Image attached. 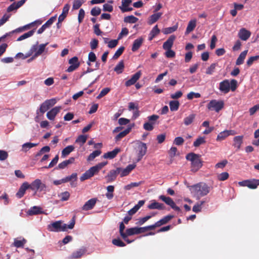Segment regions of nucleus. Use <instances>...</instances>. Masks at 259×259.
<instances>
[{
	"label": "nucleus",
	"instance_id": "1",
	"mask_svg": "<svg viewBox=\"0 0 259 259\" xmlns=\"http://www.w3.org/2000/svg\"><path fill=\"white\" fill-rule=\"evenodd\" d=\"M210 187L204 182H200L190 187L191 193L197 199L206 196L210 191Z\"/></svg>",
	"mask_w": 259,
	"mask_h": 259
},
{
	"label": "nucleus",
	"instance_id": "2",
	"mask_svg": "<svg viewBox=\"0 0 259 259\" xmlns=\"http://www.w3.org/2000/svg\"><path fill=\"white\" fill-rule=\"evenodd\" d=\"M75 223V216H74L69 225L63 224L61 221H58L49 225L48 229L50 231L52 232H64L66 231L68 229H73L74 227Z\"/></svg>",
	"mask_w": 259,
	"mask_h": 259
},
{
	"label": "nucleus",
	"instance_id": "3",
	"mask_svg": "<svg viewBox=\"0 0 259 259\" xmlns=\"http://www.w3.org/2000/svg\"><path fill=\"white\" fill-rule=\"evenodd\" d=\"M201 155L191 152L187 154L186 158L191 161V170L193 172L197 171L202 166Z\"/></svg>",
	"mask_w": 259,
	"mask_h": 259
},
{
	"label": "nucleus",
	"instance_id": "4",
	"mask_svg": "<svg viewBox=\"0 0 259 259\" xmlns=\"http://www.w3.org/2000/svg\"><path fill=\"white\" fill-rule=\"evenodd\" d=\"M107 161L102 162L91 167L89 169L87 170L82 175L80 178V181L83 182L93 177L95 175L97 174L99 171L107 164Z\"/></svg>",
	"mask_w": 259,
	"mask_h": 259
},
{
	"label": "nucleus",
	"instance_id": "5",
	"mask_svg": "<svg viewBox=\"0 0 259 259\" xmlns=\"http://www.w3.org/2000/svg\"><path fill=\"white\" fill-rule=\"evenodd\" d=\"M107 161L102 162L91 167L89 169L87 170L82 175L80 178V181L83 182L93 177L95 175L97 174L99 171L107 164Z\"/></svg>",
	"mask_w": 259,
	"mask_h": 259
},
{
	"label": "nucleus",
	"instance_id": "6",
	"mask_svg": "<svg viewBox=\"0 0 259 259\" xmlns=\"http://www.w3.org/2000/svg\"><path fill=\"white\" fill-rule=\"evenodd\" d=\"M137 147L136 148V151L137 155V161H140L143 157L146 154L147 150V146L146 144L138 141L137 142Z\"/></svg>",
	"mask_w": 259,
	"mask_h": 259
},
{
	"label": "nucleus",
	"instance_id": "7",
	"mask_svg": "<svg viewBox=\"0 0 259 259\" xmlns=\"http://www.w3.org/2000/svg\"><path fill=\"white\" fill-rule=\"evenodd\" d=\"M207 107L209 110H214L217 112H219L224 108V102L222 100H212L209 102Z\"/></svg>",
	"mask_w": 259,
	"mask_h": 259
},
{
	"label": "nucleus",
	"instance_id": "8",
	"mask_svg": "<svg viewBox=\"0 0 259 259\" xmlns=\"http://www.w3.org/2000/svg\"><path fill=\"white\" fill-rule=\"evenodd\" d=\"M28 188L32 191H34L35 193H36L38 191L40 192L45 191L46 186L45 184L41 182L40 180L36 179L30 184H28Z\"/></svg>",
	"mask_w": 259,
	"mask_h": 259
},
{
	"label": "nucleus",
	"instance_id": "9",
	"mask_svg": "<svg viewBox=\"0 0 259 259\" xmlns=\"http://www.w3.org/2000/svg\"><path fill=\"white\" fill-rule=\"evenodd\" d=\"M56 100L55 98L49 99L44 102L40 106L39 112L44 114L51 107H53L56 103Z\"/></svg>",
	"mask_w": 259,
	"mask_h": 259
},
{
	"label": "nucleus",
	"instance_id": "10",
	"mask_svg": "<svg viewBox=\"0 0 259 259\" xmlns=\"http://www.w3.org/2000/svg\"><path fill=\"white\" fill-rule=\"evenodd\" d=\"M120 171L121 167H117L116 169H112L110 170L107 175L105 177L107 183H111L114 181Z\"/></svg>",
	"mask_w": 259,
	"mask_h": 259
},
{
	"label": "nucleus",
	"instance_id": "11",
	"mask_svg": "<svg viewBox=\"0 0 259 259\" xmlns=\"http://www.w3.org/2000/svg\"><path fill=\"white\" fill-rule=\"evenodd\" d=\"M159 199L164 202L167 205L170 206L171 208L176 211H180L181 209L179 207L176 205V203L173 201L171 198L169 197H166L164 195H160L159 196Z\"/></svg>",
	"mask_w": 259,
	"mask_h": 259
},
{
	"label": "nucleus",
	"instance_id": "12",
	"mask_svg": "<svg viewBox=\"0 0 259 259\" xmlns=\"http://www.w3.org/2000/svg\"><path fill=\"white\" fill-rule=\"evenodd\" d=\"M48 44V43L42 44L38 46L37 45H33L31 48L30 51L32 53L35 52L34 54V57H37V56L40 55L45 51L46 46Z\"/></svg>",
	"mask_w": 259,
	"mask_h": 259
},
{
	"label": "nucleus",
	"instance_id": "13",
	"mask_svg": "<svg viewBox=\"0 0 259 259\" xmlns=\"http://www.w3.org/2000/svg\"><path fill=\"white\" fill-rule=\"evenodd\" d=\"M236 134L235 131L234 130H225L218 134L216 140L217 141H222L229 136L234 135Z\"/></svg>",
	"mask_w": 259,
	"mask_h": 259
},
{
	"label": "nucleus",
	"instance_id": "14",
	"mask_svg": "<svg viewBox=\"0 0 259 259\" xmlns=\"http://www.w3.org/2000/svg\"><path fill=\"white\" fill-rule=\"evenodd\" d=\"M219 90L222 93L224 94H227L229 93L230 91L229 80L228 79H225L220 82Z\"/></svg>",
	"mask_w": 259,
	"mask_h": 259
},
{
	"label": "nucleus",
	"instance_id": "15",
	"mask_svg": "<svg viewBox=\"0 0 259 259\" xmlns=\"http://www.w3.org/2000/svg\"><path fill=\"white\" fill-rule=\"evenodd\" d=\"M141 76V71H139L137 72H136L135 74H134L131 78L127 80L125 83V85L126 87H130L132 85L134 84L140 78V77Z\"/></svg>",
	"mask_w": 259,
	"mask_h": 259
},
{
	"label": "nucleus",
	"instance_id": "16",
	"mask_svg": "<svg viewBox=\"0 0 259 259\" xmlns=\"http://www.w3.org/2000/svg\"><path fill=\"white\" fill-rule=\"evenodd\" d=\"M141 76V71H139L137 72H136L135 74H134L131 78L127 80L125 83V85L126 87H130L132 85L134 84L140 78V77Z\"/></svg>",
	"mask_w": 259,
	"mask_h": 259
},
{
	"label": "nucleus",
	"instance_id": "17",
	"mask_svg": "<svg viewBox=\"0 0 259 259\" xmlns=\"http://www.w3.org/2000/svg\"><path fill=\"white\" fill-rule=\"evenodd\" d=\"M61 109V106H56L52 108L50 111L48 112V113H47V118L51 120H54L56 116L60 112Z\"/></svg>",
	"mask_w": 259,
	"mask_h": 259
},
{
	"label": "nucleus",
	"instance_id": "18",
	"mask_svg": "<svg viewBox=\"0 0 259 259\" xmlns=\"http://www.w3.org/2000/svg\"><path fill=\"white\" fill-rule=\"evenodd\" d=\"M132 0H122L121 6L119 8L122 13L126 12L132 11L133 9L132 7H128V6L132 3Z\"/></svg>",
	"mask_w": 259,
	"mask_h": 259
},
{
	"label": "nucleus",
	"instance_id": "19",
	"mask_svg": "<svg viewBox=\"0 0 259 259\" xmlns=\"http://www.w3.org/2000/svg\"><path fill=\"white\" fill-rule=\"evenodd\" d=\"M251 35V32L244 28L240 29L238 32L239 37L242 40H247Z\"/></svg>",
	"mask_w": 259,
	"mask_h": 259
},
{
	"label": "nucleus",
	"instance_id": "20",
	"mask_svg": "<svg viewBox=\"0 0 259 259\" xmlns=\"http://www.w3.org/2000/svg\"><path fill=\"white\" fill-rule=\"evenodd\" d=\"M87 251V249L84 247L74 251L69 257V259H78L80 258Z\"/></svg>",
	"mask_w": 259,
	"mask_h": 259
},
{
	"label": "nucleus",
	"instance_id": "21",
	"mask_svg": "<svg viewBox=\"0 0 259 259\" xmlns=\"http://www.w3.org/2000/svg\"><path fill=\"white\" fill-rule=\"evenodd\" d=\"M97 201V198H92L87 201L82 206V209L83 210H89L92 209L95 205Z\"/></svg>",
	"mask_w": 259,
	"mask_h": 259
},
{
	"label": "nucleus",
	"instance_id": "22",
	"mask_svg": "<svg viewBox=\"0 0 259 259\" xmlns=\"http://www.w3.org/2000/svg\"><path fill=\"white\" fill-rule=\"evenodd\" d=\"M148 208L150 209L163 210L165 206L163 203L156 202L155 200H152L151 203L148 205Z\"/></svg>",
	"mask_w": 259,
	"mask_h": 259
},
{
	"label": "nucleus",
	"instance_id": "23",
	"mask_svg": "<svg viewBox=\"0 0 259 259\" xmlns=\"http://www.w3.org/2000/svg\"><path fill=\"white\" fill-rule=\"evenodd\" d=\"M136 165L135 164H132L128 165L125 168L122 169L121 168V171L119 173L121 177H123L127 176L132 170H133Z\"/></svg>",
	"mask_w": 259,
	"mask_h": 259
},
{
	"label": "nucleus",
	"instance_id": "24",
	"mask_svg": "<svg viewBox=\"0 0 259 259\" xmlns=\"http://www.w3.org/2000/svg\"><path fill=\"white\" fill-rule=\"evenodd\" d=\"M176 39V36L174 35H170L169 38L163 44V48L165 50H169L171 48L174 41Z\"/></svg>",
	"mask_w": 259,
	"mask_h": 259
},
{
	"label": "nucleus",
	"instance_id": "25",
	"mask_svg": "<svg viewBox=\"0 0 259 259\" xmlns=\"http://www.w3.org/2000/svg\"><path fill=\"white\" fill-rule=\"evenodd\" d=\"M27 189H29L28 183L27 182L23 183L16 193L17 197L19 198L22 197Z\"/></svg>",
	"mask_w": 259,
	"mask_h": 259
},
{
	"label": "nucleus",
	"instance_id": "26",
	"mask_svg": "<svg viewBox=\"0 0 259 259\" xmlns=\"http://www.w3.org/2000/svg\"><path fill=\"white\" fill-rule=\"evenodd\" d=\"M120 152V149L116 148L112 151L108 152L103 155L104 158L113 159L115 158L117 154Z\"/></svg>",
	"mask_w": 259,
	"mask_h": 259
},
{
	"label": "nucleus",
	"instance_id": "27",
	"mask_svg": "<svg viewBox=\"0 0 259 259\" xmlns=\"http://www.w3.org/2000/svg\"><path fill=\"white\" fill-rule=\"evenodd\" d=\"M173 218L174 215H167L166 216H165L162 219H160L159 221L156 222V225L158 227H160L163 225L167 224Z\"/></svg>",
	"mask_w": 259,
	"mask_h": 259
},
{
	"label": "nucleus",
	"instance_id": "28",
	"mask_svg": "<svg viewBox=\"0 0 259 259\" xmlns=\"http://www.w3.org/2000/svg\"><path fill=\"white\" fill-rule=\"evenodd\" d=\"M143 42V38L142 37L138 38L135 39L133 42L132 50L133 52L137 51Z\"/></svg>",
	"mask_w": 259,
	"mask_h": 259
},
{
	"label": "nucleus",
	"instance_id": "29",
	"mask_svg": "<svg viewBox=\"0 0 259 259\" xmlns=\"http://www.w3.org/2000/svg\"><path fill=\"white\" fill-rule=\"evenodd\" d=\"M162 15V13H157L152 15L149 18L148 24L150 25L153 24L155 23Z\"/></svg>",
	"mask_w": 259,
	"mask_h": 259
},
{
	"label": "nucleus",
	"instance_id": "30",
	"mask_svg": "<svg viewBox=\"0 0 259 259\" xmlns=\"http://www.w3.org/2000/svg\"><path fill=\"white\" fill-rule=\"evenodd\" d=\"M127 235L130 236L142 233L141 227H134L126 229Z\"/></svg>",
	"mask_w": 259,
	"mask_h": 259
},
{
	"label": "nucleus",
	"instance_id": "31",
	"mask_svg": "<svg viewBox=\"0 0 259 259\" xmlns=\"http://www.w3.org/2000/svg\"><path fill=\"white\" fill-rule=\"evenodd\" d=\"M196 26V20L194 19L190 21L187 27L185 34H188L192 31Z\"/></svg>",
	"mask_w": 259,
	"mask_h": 259
},
{
	"label": "nucleus",
	"instance_id": "32",
	"mask_svg": "<svg viewBox=\"0 0 259 259\" xmlns=\"http://www.w3.org/2000/svg\"><path fill=\"white\" fill-rule=\"evenodd\" d=\"M131 131V127H127L123 131L119 133L115 137L116 142L120 141L122 138L126 136Z\"/></svg>",
	"mask_w": 259,
	"mask_h": 259
},
{
	"label": "nucleus",
	"instance_id": "33",
	"mask_svg": "<svg viewBox=\"0 0 259 259\" xmlns=\"http://www.w3.org/2000/svg\"><path fill=\"white\" fill-rule=\"evenodd\" d=\"M248 50H245L241 53L236 61V65H240L243 63L244 60L247 54Z\"/></svg>",
	"mask_w": 259,
	"mask_h": 259
},
{
	"label": "nucleus",
	"instance_id": "34",
	"mask_svg": "<svg viewBox=\"0 0 259 259\" xmlns=\"http://www.w3.org/2000/svg\"><path fill=\"white\" fill-rule=\"evenodd\" d=\"M74 150V147L73 145H69L66 147L62 151L61 157L64 158L68 155L71 152Z\"/></svg>",
	"mask_w": 259,
	"mask_h": 259
},
{
	"label": "nucleus",
	"instance_id": "35",
	"mask_svg": "<svg viewBox=\"0 0 259 259\" xmlns=\"http://www.w3.org/2000/svg\"><path fill=\"white\" fill-rule=\"evenodd\" d=\"M243 136H238L234 138V146L239 150L240 148V146L242 143Z\"/></svg>",
	"mask_w": 259,
	"mask_h": 259
},
{
	"label": "nucleus",
	"instance_id": "36",
	"mask_svg": "<svg viewBox=\"0 0 259 259\" xmlns=\"http://www.w3.org/2000/svg\"><path fill=\"white\" fill-rule=\"evenodd\" d=\"M41 213V208L36 206L31 207L27 212L28 214L29 215L38 214Z\"/></svg>",
	"mask_w": 259,
	"mask_h": 259
},
{
	"label": "nucleus",
	"instance_id": "37",
	"mask_svg": "<svg viewBox=\"0 0 259 259\" xmlns=\"http://www.w3.org/2000/svg\"><path fill=\"white\" fill-rule=\"evenodd\" d=\"M196 115L195 114H191L184 119V123L185 125H189L191 124L195 118Z\"/></svg>",
	"mask_w": 259,
	"mask_h": 259
},
{
	"label": "nucleus",
	"instance_id": "38",
	"mask_svg": "<svg viewBox=\"0 0 259 259\" xmlns=\"http://www.w3.org/2000/svg\"><path fill=\"white\" fill-rule=\"evenodd\" d=\"M124 68V62L123 60H121L116 65L114 69V70L117 74H120L123 72Z\"/></svg>",
	"mask_w": 259,
	"mask_h": 259
},
{
	"label": "nucleus",
	"instance_id": "39",
	"mask_svg": "<svg viewBox=\"0 0 259 259\" xmlns=\"http://www.w3.org/2000/svg\"><path fill=\"white\" fill-rule=\"evenodd\" d=\"M107 193L106 194V196L107 199L110 200L113 198L114 195L113 192L114 191V187L112 185H110L107 187Z\"/></svg>",
	"mask_w": 259,
	"mask_h": 259
},
{
	"label": "nucleus",
	"instance_id": "40",
	"mask_svg": "<svg viewBox=\"0 0 259 259\" xmlns=\"http://www.w3.org/2000/svg\"><path fill=\"white\" fill-rule=\"evenodd\" d=\"M169 108L171 111H177L179 109L180 103L178 101L173 100L169 102Z\"/></svg>",
	"mask_w": 259,
	"mask_h": 259
},
{
	"label": "nucleus",
	"instance_id": "41",
	"mask_svg": "<svg viewBox=\"0 0 259 259\" xmlns=\"http://www.w3.org/2000/svg\"><path fill=\"white\" fill-rule=\"evenodd\" d=\"M26 242V240L24 238H22V239L21 240H18L17 239H15L13 244L17 248L23 247Z\"/></svg>",
	"mask_w": 259,
	"mask_h": 259
},
{
	"label": "nucleus",
	"instance_id": "42",
	"mask_svg": "<svg viewBox=\"0 0 259 259\" xmlns=\"http://www.w3.org/2000/svg\"><path fill=\"white\" fill-rule=\"evenodd\" d=\"M34 32H35V29L31 30L23 34V35H21L20 36H19L17 38V41H21V40L25 39L28 37H29L33 35Z\"/></svg>",
	"mask_w": 259,
	"mask_h": 259
},
{
	"label": "nucleus",
	"instance_id": "43",
	"mask_svg": "<svg viewBox=\"0 0 259 259\" xmlns=\"http://www.w3.org/2000/svg\"><path fill=\"white\" fill-rule=\"evenodd\" d=\"M37 143H26L22 145V150L24 152H27L32 147L37 146Z\"/></svg>",
	"mask_w": 259,
	"mask_h": 259
},
{
	"label": "nucleus",
	"instance_id": "44",
	"mask_svg": "<svg viewBox=\"0 0 259 259\" xmlns=\"http://www.w3.org/2000/svg\"><path fill=\"white\" fill-rule=\"evenodd\" d=\"M102 152L100 150H97L93 151L92 153H91L89 156L88 157L87 160L88 161H92L96 157L99 156Z\"/></svg>",
	"mask_w": 259,
	"mask_h": 259
},
{
	"label": "nucleus",
	"instance_id": "45",
	"mask_svg": "<svg viewBox=\"0 0 259 259\" xmlns=\"http://www.w3.org/2000/svg\"><path fill=\"white\" fill-rule=\"evenodd\" d=\"M86 0H74L72 5V10L78 9Z\"/></svg>",
	"mask_w": 259,
	"mask_h": 259
},
{
	"label": "nucleus",
	"instance_id": "46",
	"mask_svg": "<svg viewBox=\"0 0 259 259\" xmlns=\"http://www.w3.org/2000/svg\"><path fill=\"white\" fill-rule=\"evenodd\" d=\"M77 174L76 173H73L71 175L66 177L64 179H62L61 180V181L62 183H66L69 181H71L72 180H74V181H76L77 180Z\"/></svg>",
	"mask_w": 259,
	"mask_h": 259
},
{
	"label": "nucleus",
	"instance_id": "47",
	"mask_svg": "<svg viewBox=\"0 0 259 259\" xmlns=\"http://www.w3.org/2000/svg\"><path fill=\"white\" fill-rule=\"evenodd\" d=\"M87 136L81 135L79 136L75 140V143H79L82 146L87 141Z\"/></svg>",
	"mask_w": 259,
	"mask_h": 259
},
{
	"label": "nucleus",
	"instance_id": "48",
	"mask_svg": "<svg viewBox=\"0 0 259 259\" xmlns=\"http://www.w3.org/2000/svg\"><path fill=\"white\" fill-rule=\"evenodd\" d=\"M138 20V19L133 15L128 16L124 18V22L125 23H136Z\"/></svg>",
	"mask_w": 259,
	"mask_h": 259
},
{
	"label": "nucleus",
	"instance_id": "49",
	"mask_svg": "<svg viewBox=\"0 0 259 259\" xmlns=\"http://www.w3.org/2000/svg\"><path fill=\"white\" fill-rule=\"evenodd\" d=\"M206 143V141L205 140L204 137H199L193 143V146L195 147H198L200 145L205 144Z\"/></svg>",
	"mask_w": 259,
	"mask_h": 259
},
{
	"label": "nucleus",
	"instance_id": "50",
	"mask_svg": "<svg viewBox=\"0 0 259 259\" xmlns=\"http://www.w3.org/2000/svg\"><path fill=\"white\" fill-rule=\"evenodd\" d=\"M147 118L148 119V122L154 125L156 124V121L159 119V116L156 114H153Z\"/></svg>",
	"mask_w": 259,
	"mask_h": 259
},
{
	"label": "nucleus",
	"instance_id": "51",
	"mask_svg": "<svg viewBox=\"0 0 259 259\" xmlns=\"http://www.w3.org/2000/svg\"><path fill=\"white\" fill-rule=\"evenodd\" d=\"M177 29H178V25H176L172 27L165 28L163 30V32L164 33V34H170V33H171L174 32V31H176Z\"/></svg>",
	"mask_w": 259,
	"mask_h": 259
},
{
	"label": "nucleus",
	"instance_id": "52",
	"mask_svg": "<svg viewBox=\"0 0 259 259\" xmlns=\"http://www.w3.org/2000/svg\"><path fill=\"white\" fill-rule=\"evenodd\" d=\"M59 160V156L56 155L55 157L53 159L51 162L49 163L48 166H44L43 168H50L54 166L58 162Z\"/></svg>",
	"mask_w": 259,
	"mask_h": 259
},
{
	"label": "nucleus",
	"instance_id": "53",
	"mask_svg": "<svg viewBox=\"0 0 259 259\" xmlns=\"http://www.w3.org/2000/svg\"><path fill=\"white\" fill-rule=\"evenodd\" d=\"M59 197H60L61 201H66L68 200L70 197V193L67 191H65L59 194Z\"/></svg>",
	"mask_w": 259,
	"mask_h": 259
},
{
	"label": "nucleus",
	"instance_id": "54",
	"mask_svg": "<svg viewBox=\"0 0 259 259\" xmlns=\"http://www.w3.org/2000/svg\"><path fill=\"white\" fill-rule=\"evenodd\" d=\"M217 63H212L210 66L208 67L206 71V74L208 75H211L214 71Z\"/></svg>",
	"mask_w": 259,
	"mask_h": 259
},
{
	"label": "nucleus",
	"instance_id": "55",
	"mask_svg": "<svg viewBox=\"0 0 259 259\" xmlns=\"http://www.w3.org/2000/svg\"><path fill=\"white\" fill-rule=\"evenodd\" d=\"M258 59H259V55H256V56H255L250 57L247 60V61L246 62V65L248 67H250V66H251L252 65V64L253 63V62L255 61H256Z\"/></svg>",
	"mask_w": 259,
	"mask_h": 259
},
{
	"label": "nucleus",
	"instance_id": "56",
	"mask_svg": "<svg viewBox=\"0 0 259 259\" xmlns=\"http://www.w3.org/2000/svg\"><path fill=\"white\" fill-rule=\"evenodd\" d=\"M125 48L124 47H120L115 52L114 56H113V59H117L123 53Z\"/></svg>",
	"mask_w": 259,
	"mask_h": 259
},
{
	"label": "nucleus",
	"instance_id": "57",
	"mask_svg": "<svg viewBox=\"0 0 259 259\" xmlns=\"http://www.w3.org/2000/svg\"><path fill=\"white\" fill-rule=\"evenodd\" d=\"M110 91L109 88H105L102 90L100 94L97 97V98L99 99L107 95Z\"/></svg>",
	"mask_w": 259,
	"mask_h": 259
},
{
	"label": "nucleus",
	"instance_id": "58",
	"mask_svg": "<svg viewBox=\"0 0 259 259\" xmlns=\"http://www.w3.org/2000/svg\"><path fill=\"white\" fill-rule=\"evenodd\" d=\"M112 243L117 246L123 247L125 246V244L120 239H114L112 241Z\"/></svg>",
	"mask_w": 259,
	"mask_h": 259
},
{
	"label": "nucleus",
	"instance_id": "59",
	"mask_svg": "<svg viewBox=\"0 0 259 259\" xmlns=\"http://www.w3.org/2000/svg\"><path fill=\"white\" fill-rule=\"evenodd\" d=\"M229 175L227 172H224L218 176V179L221 181H224L228 179Z\"/></svg>",
	"mask_w": 259,
	"mask_h": 259
},
{
	"label": "nucleus",
	"instance_id": "60",
	"mask_svg": "<svg viewBox=\"0 0 259 259\" xmlns=\"http://www.w3.org/2000/svg\"><path fill=\"white\" fill-rule=\"evenodd\" d=\"M142 182H140L139 183L134 182L131 183V184L127 185L124 186V189L126 190H129L133 187H138L139 185L141 184Z\"/></svg>",
	"mask_w": 259,
	"mask_h": 259
},
{
	"label": "nucleus",
	"instance_id": "61",
	"mask_svg": "<svg viewBox=\"0 0 259 259\" xmlns=\"http://www.w3.org/2000/svg\"><path fill=\"white\" fill-rule=\"evenodd\" d=\"M101 10L100 8L95 7L91 11V14L93 16H97L101 14Z\"/></svg>",
	"mask_w": 259,
	"mask_h": 259
},
{
	"label": "nucleus",
	"instance_id": "62",
	"mask_svg": "<svg viewBox=\"0 0 259 259\" xmlns=\"http://www.w3.org/2000/svg\"><path fill=\"white\" fill-rule=\"evenodd\" d=\"M56 20V16L51 17L44 24V25L47 28L50 27V26Z\"/></svg>",
	"mask_w": 259,
	"mask_h": 259
},
{
	"label": "nucleus",
	"instance_id": "63",
	"mask_svg": "<svg viewBox=\"0 0 259 259\" xmlns=\"http://www.w3.org/2000/svg\"><path fill=\"white\" fill-rule=\"evenodd\" d=\"M85 16L84 11L82 9H80L79 11L78 15V21L80 24L81 23L84 19Z\"/></svg>",
	"mask_w": 259,
	"mask_h": 259
},
{
	"label": "nucleus",
	"instance_id": "64",
	"mask_svg": "<svg viewBox=\"0 0 259 259\" xmlns=\"http://www.w3.org/2000/svg\"><path fill=\"white\" fill-rule=\"evenodd\" d=\"M184 143V139L181 137H176L174 141V144L177 146L182 145Z\"/></svg>",
	"mask_w": 259,
	"mask_h": 259
}]
</instances>
